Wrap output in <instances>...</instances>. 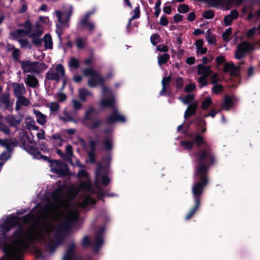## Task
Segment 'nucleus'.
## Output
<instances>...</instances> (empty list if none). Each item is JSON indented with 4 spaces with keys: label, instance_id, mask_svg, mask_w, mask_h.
Wrapping results in <instances>:
<instances>
[{
    "label": "nucleus",
    "instance_id": "13d9d810",
    "mask_svg": "<svg viewBox=\"0 0 260 260\" xmlns=\"http://www.w3.org/2000/svg\"><path fill=\"white\" fill-rule=\"evenodd\" d=\"M89 158V162L91 164L95 163V151H89L87 152Z\"/></svg>",
    "mask_w": 260,
    "mask_h": 260
},
{
    "label": "nucleus",
    "instance_id": "c756f323",
    "mask_svg": "<svg viewBox=\"0 0 260 260\" xmlns=\"http://www.w3.org/2000/svg\"><path fill=\"white\" fill-rule=\"evenodd\" d=\"M43 41L44 42V47L46 49H52V40L49 34H46L44 36Z\"/></svg>",
    "mask_w": 260,
    "mask_h": 260
},
{
    "label": "nucleus",
    "instance_id": "a878e982",
    "mask_svg": "<svg viewBox=\"0 0 260 260\" xmlns=\"http://www.w3.org/2000/svg\"><path fill=\"white\" fill-rule=\"evenodd\" d=\"M103 149L106 151H111L113 147V138L112 137H109L104 139L102 142Z\"/></svg>",
    "mask_w": 260,
    "mask_h": 260
},
{
    "label": "nucleus",
    "instance_id": "423d86ee",
    "mask_svg": "<svg viewBox=\"0 0 260 260\" xmlns=\"http://www.w3.org/2000/svg\"><path fill=\"white\" fill-rule=\"evenodd\" d=\"M83 73L84 76L90 77L87 83L90 87L93 88L103 85V82L105 81L104 78L92 68L84 69Z\"/></svg>",
    "mask_w": 260,
    "mask_h": 260
},
{
    "label": "nucleus",
    "instance_id": "dca6fc26",
    "mask_svg": "<svg viewBox=\"0 0 260 260\" xmlns=\"http://www.w3.org/2000/svg\"><path fill=\"white\" fill-rule=\"evenodd\" d=\"M30 72L39 73L46 70L48 68L47 65L44 62H39L38 61H30Z\"/></svg>",
    "mask_w": 260,
    "mask_h": 260
},
{
    "label": "nucleus",
    "instance_id": "bb28decb",
    "mask_svg": "<svg viewBox=\"0 0 260 260\" xmlns=\"http://www.w3.org/2000/svg\"><path fill=\"white\" fill-rule=\"evenodd\" d=\"M25 83L29 87L35 88L39 85V81L34 75H28Z\"/></svg>",
    "mask_w": 260,
    "mask_h": 260
},
{
    "label": "nucleus",
    "instance_id": "603ef678",
    "mask_svg": "<svg viewBox=\"0 0 260 260\" xmlns=\"http://www.w3.org/2000/svg\"><path fill=\"white\" fill-rule=\"evenodd\" d=\"M134 15L130 18V21H132L133 20L138 19L140 17V6L138 5V6L136 7L133 11Z\"/></svg>",
    "mask_w": 260,
    "mask_h": 260
},
{
    "label": "nucleus",
    "instance_id": "864d4df0",
    "mask_svg": "<svg viewBox=\"0 0 260 260\" xmlns=\"http://www.w3.org/2000/svg\"><path fill=\"white\" fill-rule=\"evenodd\" d=\"M208 77L202 76H201L198 79V82L200 84V88L205 86L208 84Z\"/></svg>",
    "mask_w": 260,
    "mask_h": 260
},
{
    "label": "nucleus",
    "instance_id": "473e14b6",
    "mask_svg": "<svg viewBox=\"0 0 260 260\" xmlns=\"http://www.w3.org/2000/svg\"><path fill=\"white\" fill-rule=\"evenodd\" d=\"M18 25L20 27H24L27 35L29 36V34H30L32 31V24L30 20L27 19L24 23H20Z\"/></svg>",
    "mask_w": 260,
    "mask_h": 260
},
{
    "label": "nucleus",
    "instance_id": "49530a36",
    "mask_svg": "<svg viewBox=\"0 0 260 260\" xmlns=\"http://www.w3.org/2000/svg\"><path fill=\"white\" fill-rule=\"evenodd\" d=\"M213 86L212 88V92L214 94H218L223 90V86L221 84H218L216 83L213 84Z\"/></svg>",
    "mask_w": 260,
    "mask_h": 260
},
{
    "label": "nucleus",
    "instance_id": "b1692460",
    "mask_svg": "<svg viewBox=\"0 0 260 260\" xmlns=\"http://www.w3.org/2000/svg\"><path fill=\"white\" fill-rule=\"evenodd\" d=\"M197 109V105L195 103L190 104L187 108L186 109L184 113V118L187 119L191 116L194 115L196 114V112Z\"/></svg>",
    "mask_w": 260,
    "mask_h": 260
},
{
    "label": "nucleus",
    "instance_id": "4be33fe9",
    "mask_svg": "<svg viewBox=\"0 0 260 260\" xmlns=\"http://www.w3.org/2000/svg\"><path fill=\"white\" fill-rule=\"evenodd\" d=\"M0 145L5 147L8 152H11L13 151V147L15 146V144L7 138L5 139H0Z\"/></svg>",
    "mask_w": 260,
    "mask_h": 260
},
{
    "label": "nucleus",
    "instance_id": "8fccbe9b",
    "mask_svg": "<svg viewBox=\"0 0 260 260\" xmlns=\"http://www.w3.org/2000/svg\"><path fill=\"white\" fill-rule=\"evenodd\" d=\"M2 118V116L0 115V119ZM0 131L4 133L6 135H9L10 130L9 127L0 121Z\"/></svg>",
    "mask_w": 260,
    "mask_h": 260
},
{
    "label": "nucleus",
    "instance_id": "ddd939ff",
    "mask_svg": "<svg viewBox=\"0 0 260 260\" xmlns=\"http://www.w3.org/2000/svg\"><path fill=\"white\" fill-rule=\"evenodd\" d=\"M10 95L9 93L6 92L3 93L0 98V109L3 108V105H4L3 109L4 110H9L11 112L13 111V103L10 101Z\"/></svg>",
    "mask_w": 260,
    "mask_h": 260
},
{
    "label": "nucleus",
    "instance_id": "f704fd0d",
    "mask_svg": "<svg viewBox=\"0 0 260 260\" xmlns=\"http://www.w3.org/2000/svg\"><path fill=\"white\" fill-rule=\"evenodd\" d=\"M99 191H98L97 194H98V199L99 200H102L103 202H104V197L106 196L108 197H113L116 196V194L113 193H108V192H103L101 190H102L101 188H99Z\"/></svg>",
    "mask_w": 260,
    "mask_h": 260
},
{
    "label": "nucleus",
    "instance_id": "58836bf2",
    "mask_svg": "<svg viewBox=\"0 0 260 260\" xmlns=\"http://www.w3.org/2000/svg\"><path fill=\"white\" fill-rule=\"evenodd\" d=\"M14 88V94L16 98H19L22 96V89L20 84L17 83H14L13 84Z\"/></svg>",
    "mask_w": 260,
    "mask_h": 260
},
{
    "label": "nucleus",
    "instance_id": "3c124183",
    "mask_svg": "<svg viewBox=\"0 0 260 260\" xmlns=\"http://www.w3.org/2000/svg\"><path fill=\"white\" fill-rule=\"evenodd\" d=\"M177 10L180 13H186L189 12V8L187 5L181 4L178 7Z\"/></svg>",
    "mask_w": 260,
    "mask_h": 260
},
{
    "label": "nucleus",
    "instance_id": "7ed1b4c3",
    "mask_svg": "<svg viewBox=\"0 0 260 260\" xmlns=\"http://www.w3.org/2000/svg\"><path fill=\"white\" fill-rule=\"evenodd\" d=\"M32 233L23 229L22 226L17 229L13 234L5 239L11 243H6L3 246V251L6 255L10 254L13 250L17 253H22L29 247L31 242L34 240Z\"/></svg>",
    "mask_w": 260,
    "mask_h": 260
},
{
    "label": "nucleus",
    "instance_id": "4d7b16f0",
    "mask_svg": "<svg viewBox=\"0 0 260 260\" xmlns=\"http://www.w3.org/2000/svg\"><path fill=\"white\" fill-rule=\"evenodd\" d=\"M235 64L233 62H226L223 67V71L224 73H229L232 70L233 68H234Z\"/></svg>",
    "mask_w": 260,
    "mask_h": 260
},
{
    "label": "nucleus",
    "instance_id": "2eb2a0df",
    "mask_svg": "<svg viewBox=\"0 0 260 260\" xmlns=\"http://www.w3.org/2000/svg\"><path fill=\"white\" fill-rule=\"evenodd\" d=\"M196 123L198 127V131L196 133L200 134L202 136H203L202 135L205 133L207 131L206 121L200 117H197L194 121L190 122V123Z\"/></svg>",
    "mask_w": 260,
    "mask_h": 260
},
{
    "label": "nucleus",
    "instance_id": "de8ad7c7",
    "mask_svg": "<svg viewBox=\"0 0 260 260\" xmlns=\"http://www.w3.org/2000/svg\"><path fill=\"white\" fill-rule=\"evenodd\" d=\"M31 38V43L37 47H39L42 45V39L38 37H29Z\"/></svg>",
    "mask_w": 260,
    "mask_h": 260
},
{
    "label": "nucleus",
    "instance_id": "4468645a",
    "mask_svg": "<svg viewBox=\"0 0 260 260\" xmlns=\"http://www.w3.org/2000/svg\"><path fill=\"white\" fill-rule=\"evenodd\" d=\"M65 185H59L51 192V197L54 202H58L62 199L64 195Z\"/></svg>",
    "mask_w": 260,
    "mask_h": 260
},
{
    "label": "nucleus",
    "instance_id": "6e6552de",
    "mask_svg": "<svg viewBox=\"0 0 260 260\" xmlns=\"http://www.w3.org/2000/svg\"><path fill=\"white\" fill-rule=\"evenodd\" d=\"M255 49L253 44L248 41H242L237 46L235 51V57L238 60L243 58L245 55L250 53Z\"/></svg>",
    "mask_w": 260,
    "mask_h": 260
},
{
    "label": "nucleus",
    "instance_id": "052dcab7",
    "mask_svg": "<svg viewBox=\"0 0 260 260\" xmlns=\"http://www.w3.org/2000/svg\"><path fill=\"white\" fill-rule=\"evenodd\" d=\"M194 96L193 94H188L182 99V102L185 104H188L190 103L194 99Z\"/></svg>",
    "mask_w": 260,
    "mask_h": 260
},
{
    "label": "nucleus",
    "instance_id": "5fc2aeb1",
    "mask_svg": "<svg viewBox=\"0 0 260 260\" xmlns=\"http://www.w3.org/2000/svg\"><path fill=\"white\" fill-rule=\"evenodd\" d=\"M214 13L211 10L206 11L203 13V17L207 19H212L214 17Z\"/></svg>",
    "mask_w": 260,
    "mask_h": 260
},
{
    "label": "nucleus",
    "instance_id": "e2e57ef3",
    "mask_svg": "<svg viewBox=\"0 0 260 260\" xmlns=\"http://www.w3.org/2000/svg\"><path fill=\"white\" fill-rule=\"evenodd\" d=\"M101 183L102 185H103L104 186H106L107 185H108L110 182V180L109 177L106 174L103 175L101 176Z\"/></svg>",
    "mask_w": 260,
    "mask_h": 260
},
{
    "label": "nucleus",
    "instance_id": "0e129e2a",
    "mask_svg": "<svg viewBox=\"0 0 260 260\" xmlns=\"http://www.w3.org/2000/svg\"><path fill=\"white\" fill-rule=\"evenodd\" d=\"M211 83L213 84H215L217 83L218 82L220 81V79L219 78L218 75L217 73H213L210 78Z\"/></svg>",
    "mask_w": 260,
    "mask_h": 260
},
{
    "label": "nucleus",
    "instance_id": "bf43d9fd",
    "mask_svg": "<svg viewBox=\"0 0 260 260\" xmlns=\"http://www.w3.org/2000/svg\"><path fill=\"white\" fill-rule=\"evenodd\" d=\"M184 85V80L181 77H178L176 79V87L177 89H180Z\"/></svg>",
    "mask_w": 260,
    "mask_h": 260
},
{
    "label": "nucleus",
    "instance_id": "5701e85b",
    "mask_svg": "<svg viewBox=\"0 0 260 260\" xmlns=\"http://www.w3.org/2000/svg\"><path fill=\"white\" fill-rule=\"evenodd\" d=\"M78 188L80 191L86 192H91L93 191L91 183L89 181L81 182L79 184Z\"/></svg>",
    "mask_w": 260,
    "mask_h": 260
},
{
    "label": "nucleus",
    "instance_id": "393cba45",
    "mask_svg": "<svg viewBox=\"0 0 260 260\" xmlns=\"http://www.w3.org/2000/svg\"><path fill=\"white\" fill-rule=\"evenodd\" d=\"M236 99L235 96L232 98L229 95H225L223 100V103L221 105V108L226 111L229 110L230 108L233 106V100Z\"/></svg>",
    "mask_w": 260,
    "mask_h": 260
},
{
    "label": "nucleus",
    "instance_id": "c9c22d12",
    "mask_svg": "<svg viewBox=\"0 0 260 260\" xmlns=\"http://www.w3.org/2000/svg\"><path fill=\"white\" fill-rule=\"evenodd\" d=\"M169 58L170 55L168 53L159 55L157 57L159 65L161 66L162 64H165L167 62Z\"/></svg>",
    "mask_w": 260,
    "mask_h": 260
},
{
    "label": "nucleus",
    "instance_id": "a211bd4d",
    "mask_svg": "<svg viewBox=\"0 0 260 260\" xmlns=\"http://www.w3.org/2000/svg\"><path fill=\"white\" fill-rule=\"evenodd\" d=\"M75 248V244L74 242L71 243L66 250L63 257V260H73L74 258V251Z\"/></svg>",
    "mask_w": 260,
    "mask_h": 260
},
{
    "label": "nucleus",
    "instance_id": "f257e3e1",
    "mask_svg": "<svg viewBox=\"0 0 260 260\" xmlns=\"http://www.w3.org/2000/svg\"><path fill=\"white\" fill-rule=\"evenodd\" d=\"M186 137L189 140L180 141V145L186 150H191L194 146L198 149L193 153L196 157V165L216 164V158L212 146L205 141L203 136L198 133H189Z\"/></svg>",
    "mask_w": 260,
    "mask_h": 260
},
{
    "label": "nucleus",
    "instance_id": "338daca9",
    "mask_svg": "<svg viewBox=\"0 0 260 260\" xmlns=\"http://www.w3.org/2000/svg\"><path fill=\"white\" fill-rule=\"evenodd\" d=\"M257 29V27H253L252 28L247 31L246 34V36L249 39L253 38Z\"/></svg>",
    "mask_w": 260,
    "mask_h": 260
},
{
    "label": "nucleus",
    "instance_id": "4c0bfd02",
    "mask_svg": "<svg viewBox=\"0 0 260 260\" xmlns=\"http://www.w3.org/2000/svg\"><path fill=\"white\" fill-rule=\"evenodd\" d=\"M206 38L209 44L211 45H214L216 43L217 40L214 36V35H212L211 34L210 29H208L206 31Z\"/></svg>",
    "mask_w": 260,
    "mask_h": 260
},
{
    "label": "nucleus",
    "instance_id": "9b49d317",
    "mask_svg": "<svg viewBox=\"0 0 260 260\" xmlns=\"http://www.w3.org/2000/svg\"><path fill=\"white\" fill-rule=\"evenodd\" d=\"M27 152L32 155L34 158L37 159H43L45 161L48 162L50 166L53 164L55 159H51L48 156L43 155L36 147H28L27 148Z\"/></svg>",
    "mask_w": 260,
    "mask_h": 260
},
{
    "label": "nucleus",
    "instance_id": "20e7f679",
    "mask_svg": "<svg viewBox=\"0 0 260 260\" xmlns=\"http://www.w3.org/2000/svg\"><path fill=\"white\" fill-rule=\"evenodd\" d=\"M98 111L93 107H90L85 112L83 118L84 125L91 131L99 128L102 122L98 118Z\"/></svg>",
    "mask_w": 260,
    "mask_h": 260
},
{
    "label": "nucleus",
    "instance_id": "69168bd1",
    "mask_svg": "<svg viewBox=\"0 0 260 260\" xmlns=\"http://www.w3.org/2000/svg\"><path fill=\"white\" fill-rule=\"evenodd\" d=\"M55 97L57 99L59 102H63L67 100V95L62 92H58L56 95Z\"/></svg>",
    "mask_w": 260,
    "mask_h": 260
},
{
    "label": "nucleus",
    "instance_id": "ea45409f",
    "mask_svg": "<svg viewBox=\"0 0 260 260\" xmlns=\"http://www.w3.org/2000/svg\"><path fill=\"white\" fill-rule=\"evenodd\" d=\"M76 46L79 49H83L87 43V39L86 38H79L76 40Z\"/></svg>",
    "mask_w": 260,
    "mask_h": 260
},
{
    "label": "nucleus",
    "instance_id": "0eeeda50",
    "mask_svg": "<svg viewBox=\"0 0 260 260\" xmlns=\"http://www.w3.org/2000/svg\"><path fill=\"white\" fill-rule=\"evenodd\" d=\"M51 171L60 177L71 176L68 166L64 162L55 159L50 165Z\"/></svg>",
    "mask_w": 260,
    "mask_h": 260
},
{
    "label": "nucleus",
    "instance_id": "774afa93",
    "mask_svg": "<svg viewBox=\"0 0 260 260\" xmlns=\"http://www.w3.org/2000/svg\"><path fill=\"white\" fill-rule=\"evenodd\" d=\"M50 110L53 112H56L59 110L60 107L56 102H52L50 104Z\"/></svg>",
    "mask_w": 260,
    "mask_h": 260
},
{
    "label": "nucleus",
    "instance_id": "37998d69",
    "mask_svg": "<svg viewBox=\"0 0 260 260\" xmlns=\"http://www.w3.org/2000/svg\"><path fill=\"white\" fill-rule=\"evenodd\" d=\"M89 92L85 88H82L79 90V98L82 101H85L86 97L89 94Z\"/></svg>",
    "mask_w": 260,
    "mask_h": 260
},
{
    "label": "nucleus",
    "instance_id": "2f4dec72",
    "mask_svg": "<svg viewBox=\"0 0 260 260\" xmlns=\"http://www.w3.org/2000/svg\"><path fill=\"white\" fill-rule=\"evenodd\" d=\"M30 141L29 137L27 134H24L23 137H21L20 141L21 144V146L27 152V148L28 147H34L33 146H30L27 145V142H29Z\"/></svg>",
    "mask_w": 260,
    "mask_h": 260
},
{
    "label": "nucleus",
    "instance_id": "cd10ccee",
    "mask_svg": "<svg viewBox=\"0 0 260 260\" xmlns=\"http://www.w3.org/2000/svg\"><path fill=\"white\" fill-rule=\"evenodd\" d=\"M34 113L37 116V121L39 124L43 125L45 124L46 122V116L45 115L36 109H34Z\"/></svg>",
    "mask_w": 260,
    "mask_h": 260
},
{
    "label": "nucleus",
    "instance_id": "412c9836",
    "mask_svg": "<svg viewBox=\"0 0 260 260\" xmlns=\"http://www.w3.org/2000/svg\"><path fill=\"white\" fill-rule=\"evenodd\" d=\"M72 230V225L70 224L69 221H67L66 220L61 223L58 226L57 232L63 234L64 233H69L71 232Z\"/></svg>",
    "mask_w": 260,
    "mask_h": 260
},
{
    "label": "nucleus",
    "instance_id": "1a4fd4ad",
    "mask_svg": "<svg viewBox=\"0 0 260 260\" xmlns=\"http://www.w3.org/2000/svg\"><path fill=\"white\" fill-rule=\"evenodd\" d=\"M55 70L56 72H54L51 69L48 71L45 75V81L53 80L58 83L59 82L60 78L64 76L66 74L65 69L62 64L59 63L57 64L55 66Z\"/></svg>",
    "mask_w": 260,
    "mask_h": 260
},
{
    "label": "nucleus",
    "instance_id": "a18cd8bd",
    "mask_svg": "<svg viewBox=\"0 0 260 260\" xmlns=\"http://www.w3.org/2000/svg\"><path fill=\"white\" fill-rule=\"evenodd\" d=\"M16 102L21 106H28L29 104V100L23 95L19 96V98H17Z\"/></svg>",
    "mask_w": 260,
    "mask_h": 260
},
{
    "label": "nucleus",
    "instance_id": "a19ab883",
    "mask_svg": "<svg viewBox=\"0 0 260 260\" xmlns=\"http://www.w3.org/2000/svg\"><path fill=\"white\" fill-rule=\"evenodd\" d=\"M95 204L94 200L92 199L90 197H86L81 203V206L83 208H86L90 204Z\"/></svg>",
    "mask_w": 260,
    "mask_h": 260
},
{
    "label": "nucleus",
    "instance_id": "f8f14e48",
    "mask_svg": "<svg viewBox=\"0 0 260 260\" xmlns=\"http://www.w3.org/2000/svg\"><path fill=\"white\" fill-rule=\"evenodd\" d=\"M55 13L58 21L61 24H66L70 21V18L73 14V8L70 7V8L63 14L59 10L56 11Z\"/></svg>",
    "mask_w": 260,
    "mask_h": 260
},
{
    "label": "nucleus",
    "instance_id": "9d476101",
    "mask_svg": "<svg viewBox=\"0 0 260 260\" xmlns=\"http://www.w3.org/2000/svg\"><path fill=\"white\" fill-rule=\"evenodd\" d=\"M126 121V118L124 116L120 114L116 107L113 109L110 115L106 119V122L107 124H113L116 122L124 123Z\"/></svg>",
    "mask_w": 260,
    "mask_h": 260
},
{
    "label": "nucleus",
    "instance_id": "c85d7f7f",
    "mask_svg": "<svg viewBox=\"0 0 260 260\" xmlns=\"http://www.w3.org/2000/svg\"><path fill=\"white\" fill-rule=\"evenodd\" d=\"M79 219V213L77 211L71 212L67 217L66 220L69 221L72 225L73 223L76 222Z\"/></svg>",
    "mask_w": 260,
    "mask_h": 260
},
{
    "label": "nucleus",
    "instance_id": "39448f33",
    "mask_svg": "<svg viewBox=\"0 0 260 260\" xmlns=\"http://www.w3.org/2000/svg\"><path fill=\"white\" fill-rule=\"evenodd\" d=\"M31 216V215L29 214L22 217H19L13 214H10L6 218L2 225V228L3 229L4 233H7L15 226H18L17 229L22 226L23 229H24L23 224L20 222H25Z\"/></svg>",
    "mask_w": 260,
    "mask_h": 260
},
{
    "label": "nucleus",
    "instance_id": "f03ea898",
    "mask_svg": "<svg viewBox=\"0 0 260 260\" xmlns=\"http://www.w3.org/2000/svg\"><path fill=\"white\" fill-rule=\"evenodd\" d=\"M215 164H201L195 166L194 177L198 180L192 187V193L194 205L187 213L185 219H190L196 213L201 204V197L203 194L204 188L209 182L208 172L209 168Z\"/></svg>",
    "mask_w": 260,
    "mask_h": 260
},
{
    "label": "nucleus",
    "instance_id": "6ab92c4d",
    "mask_svg": "<svg viewBox=\"0 0 260 260\" xmlns=\"http://www.w3.org/2000/svg\"><path fill=\"white\" fill-rule=\"evenodd\" d=\"M6 121L10 126L17 127L22 120V118H16L14 115H8L5 118Z\"/></svg>",
    "mask_w": 260,
    "mask_h": 260
},
{
    "label": "nucleus",
    "instance_id": "c03bdc74",
    "mask_svg": "<svg viewBox=\"0 0 260 260\" xmlns=\"http://www.w3.org/2000/svg\"><path fill=\"white\" fill-rule=\"evenodd\" d=\"M212 103V101L210 97H208L203 101L201 105V108L203 110H207Z\"/></svg>",
    "mask_w": 260,
    "mask_h": 260
},
{
    "label": "nucleus",
    "instance_id": "e433bc0d",
    "mask_svg": "<svg viewBox=\"0 0 260 260\" xmlns=\"http://www.w3.org/2000/svg\"><path fill=\"white\" fill-rule=\"evenodd\" d=\"M69 66L70 68L77 69L80 67L79 60L74 57H71L69 62Z\"/></svg>",
    "mask_w": 260,
    "mask_h": 260
},
{
    "label": "nucleus",
    "instance_id": "aec40b11",
    "mask_svg": "<svg viewBox=\"0 0 260 260\" xmlns=\"http://www.w3.org/2000/svg\"><path fill=\"white\" fill-rule=\"evenodd\" d=\"M101 106L102 108H112L114 109L115 107V98L113 96H111L109 98L104 99L101 101Z\"/></svg>",
    "mask_w": 260,
    "mask_h": 260
},
{
    "label": "nucleus",
    "instance_id": "72a5a7b5",
    "mask_svg": "<svg viewBox=\"0 0 260 260\" xmlns=\"http://www.w3.org/2000/svg\"><path fill=\"white\" fill-rule=\"evenodd\" d=\"M19 62L21 64V68L24 73L30 72V61L29 60H19Z\"/></svg>",
    "mask_w": 260,
    "mask_h": 260
},
{
    "label": "nucleus",
    "instance_id": "6e6d98bb",
    "mask_svg": "<svg viewBox=\"0 0 260 260\" xmlns=\"http://www.w3.org/2000/svg\"><path fill=\"white\" fill-rule=\"evenodd\" d=\"M232 32V28L231 27L226 29L222 35V37L224 41H228L229 40V37L231 35Z\"/></svg>",
    "mask_w": 260,
    "mask_h": 260
},
{
    "label": "nucleus",
    "instance_id": "f3484780",
    "mask_svg": "<svg viewBox=\"0 0 260 260\" xmlns=\"http://www.w3.org/2000/svg\"><path fill=\"white\" fill-rule=\"evenodd\" d=\"M204 64H199L197 68V73L199 75L209 77L213 73L211 66H204Z\"/></svg>",
    "mask_w": 260,
    "mask_h": 260
},
{
    "label": "nucleus",
    "instance_id": "79ce46f5",
    "mask_svg": "<svg viewBox=\"0 0 260 260\" xmlns=\"http://www.w3.org/2000/svg\"><path fill=\"white\" fill-rule=\"evenodd\" d=\"M11 35L14 38L23 37L27 35L26 31L22 29H18L15 31L11 32Z\"/></svg>",
    "mask_w": 260,
    "mask_h": 260
},
{
    "label": "nucleus",
    "instance_id": "09e8293b",
    "mask_svg": "<svg viewBox=\"0 0 260 260\" xmlns=\"http://www.w3.org/2000/svg\"><path fill=\"white\" fill-rule=\"evenodd\" d=\"M63 240L64 238L63 237V235L61 233H59V232H56V234L55 238V244L58 246L63 243Z\"/></svg>",
    "mask_w": 260,
    "mask_h": 260
},
{
    "label": "nucleus",
    "instance_id": "680f3d73",
    "mask_svg": "<svg viewBox=\"0 0 260 260\" xmlns=\"http://www.w3.org/2000/svg\"><path fill=\"white\" fill-rule=\"evenodd\" d=\"M19 42L20 43L22 48L27 47L29 49L31 48V44L29 43L27 39H20L19 40Z\"/></svg>",
    "mask_w": 260,
    "mask_h": 260
},
{
    "label": "nucleus",
    "instance_id": "7c9ffc66",
    "mask_svg": "<svg viewBox=\"0 0 260 260\" xmlns=\"http://www.w3.org/2000/svg\"><path fill=\"white\" fill-rule=\"evenodd\" d=\"M260 2V0H224V3L229 7H231L233 4L236 5H240L244 2Z\"/></svg>",
    "mask_w": 260,
    "mask_h": 260
}]
</instances>
